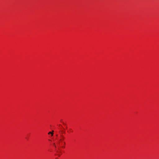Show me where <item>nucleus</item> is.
Segmentation results:
<instances>
[{
	"instance_id": "4",
	"label": "nucleus",
	"mask_w": 159,
	"mask_h": 159,
	"mask_svg": "<svg viewBox=\"0 0 159 159\" xmlns=\"http://www.w3.org/2000/svg\"><path fill=\"white\" fill-rule=\"evenodd\" d=\"M63 144H65V142H64Z\"/></svg>"
},
{
	"instance_id": "6",
	"label": "nucleus",
	"mask_w": 159,
	"mask_h": 159,
	"mask_svg": "<svg viewBox=\"0 0 159 159\" xmlns=\"http://www.w3.org/2000/svg\"><path fill=\"white\" fill-rule=\"evenodd\" d=\"M63 148H65V147H64V146H63Z\"/></svg>"
},
{
	"instance_id": "3",
	"label": "nucleus",
	"mask_w": 159,
	"mask_h": 159,
	"mask_svg": "<svg viewBox=\"0 0 159 159\" xmlns=\"http://www.w3.org/2000/svg\"><path fill=\"white\" fill-rule=\"evenodd\" d=\"M53 145L55 146V147L56 148V146L55 145V143H53Z\"/></svg>"
},
{
	"instance_id": "2",
	"label": "nucleus",
	"mask_w": 159,
	"mask_h": 159,
	"mask_svg": "<svg viewBox=\"0 0 159 159\" xmlns=\"http://www.w3.org/2000/svg\"><path fill=\"white\" fill-rule=\"evenodd\" d=\"M61 136L62 137V138L61 139H60V140L61 141H62L64 139V137L63 135H61Z\"/></svg>"
},
{
	"instance_id": "5",
	"label": "nucleus",
	"mask_w": 159,
	"mask_h": 159,
	"mask_svg": "<svg viewBox=\"0 0 159 159\" xmlns=\"http://www.w3.org/2000/svg\"><path fill=\"white\" fill-rule=\"evenodd\" d=\"M63 144H65V142H64Z\"/></svg>"
},
{
	"instance_id": "1",
	"label": "nucleus",
	"mask_w": 159,
	"mask_h": 159,
	"mask_svg": "<svg viewBox=\"0 0 159 159\" xmlns=\"http://www.w3.org/2000/svg\"><path fill=\"white\" fill-rule=\"evenodd\" d=\"M53 131H52V132H49L48 133V134H51V135L52 136L53 135Z\"/></svg>"
},
{
	"instance_id": "7",
	"label": "nucleus",
	"mask_w": 159,
	"mask_h": 159,
	"mask_svg": "<svg viewBox=\"0 0 159 159\" xmlns=\"http://www.w3.org/2000/svg\"><path fill=\"white\" fill-rule=\"evenodd\" d=\"M63 124L64 125H65V124H64V123H63Z\"/></svg>"
}]
</instances>
